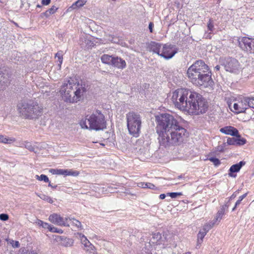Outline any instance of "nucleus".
Instances as JSON below:
<instances>
[{
  "label": "nucleus",
  "mask_w": 254,
  "mask_h": 254,
  "mask_svg": "<svg viewBox=\"0 0 254 254\" xmlns=\"http://www.w3.org/2000/svg\"><path fill=\"white\" fill-rule=\"evenodd\" d=\"M155 118L156 132L161 146L170 147L183 142L186 130L180 126L174 116L165 113L156 116Z\"/></svg>",
  "instance_id": "nucleus-1"
},
{
  "label": "nucleus",
  "mask_w": 254,
  "mask_h": 254,
  "mask_svg": "<svg viewBox=\"0 0 254 254\" xmlns=\"http://www.w3.org/2000/svg\"><path fill=\"white\" fill-rule=\"evenodd\" d=\"M172 101L176 108L189 114H203L208 108L207 102L201 95L185 89L174 91Z\"/></svg>",
  "instance_id": "nucleus-2"
},
{
  "label": "nucleus",
  "mask_w": 254,
  "mask_h": 254,
  "mask_svg": "<svg viewBox=\"0 0 254 254\" xmlns=\"http://www.w3.org/2000/svg\"><path fill=\"white\" fill-rule=\"evenodd\" d=\"M187 75L191 82L197 86H212L213 81L208 66L202 60L196 61L187 70Z\"/></svg>",
  "instance_id": "nucleus-3"
},
{
  "label": "nucleus",
  "mask_w": 254,
  "mask_h": 254,
  "mask_svg": "<svg viewBox=\"0 0 254 254\" xmlns=\"http://www.w3.org/2000/svg\"><path fill=\"white\" fill-rule=\"evenodd\" d=\"M84 92V89L82 85L72 78L64 82L60 90L63 99L70 103L79 100Z\"/></svg>",
  "instance_id": "nucleus-4"
},
{
  "label": "nucleus",
  "mask_w": 254,
  "mask_h": 254,
  "mask_svg": "<svg viewBox=\"0 0 254 254\" xmlns=\"http://www.w3.org/2000/svg\"><path fill=\"white\" fill-rule=\"evenodd\" d=\"M79 124L82 128L89 130L98 131L106 128L105 116L99 111L86 116L80 121Z\"/></svg>",
  "instance_id": "nucleus-5"
},
{
  "label": "nucleus",
  "mask_w": 254,
  "mask_h": 254,
  "mask_svg": "<svg viewBox=\"0 0 254 254\" xmlns=\"http://www.w3.org/2000/svg\"><path fill=\"white\" fill-rule=\"evenodd\" d=\"M20 116L27 119H36L42 114L43 108L37 102H24L18 105Z\"/></svg>",
  "instance_id": "nucleus-6"
},
{
  "label": "nucleus",
  "mask_w": 254,
  "mask_h": 254,
  "mask_svg": "<svg viewBox=\"0 0 254 254\" xmlns=\"http://www.w3.org/2000/svg\"><path fill=\"white\" fill-rule=\"evenodd\" d=\"M127 127L130 134L137 137L140 131L142 121L140 115L134 112H129L126 114Z\"/></svg>",
  "instance_id": "nucleus-7"
},
{
  "label": "nucleus",
  "mask_w": 254,
  "mask_h": 254,
  "mask_svg": "<svg viewBox=\"0 0 254 254\" xmlns=\"http://www.w3.org/2000/svg\"><path fill=\"white\" fill-rule=\"evenodd\" d=\"M220 62L227 71L237 73L240 70V63L237 60L234 58H225L221 59Z\"/></svg>",
  "instance_id": "nucleus-8"
},
{
  "label": "nucleus",
  "mask_w": 254,
  "mask_h": 254,
  "mask_svg": "<svg viewBox=\"0 0 254 254\" xmlns=\"http://www.w3.org/2000/svg\"><path fill=\"white\" fill-rule=\"evenodd\" d=\"M239 44L243 50L248 53H254V39L243 37L239 39Z\"/></svg>",
  "instance_id": "nucleus-9"
},
{
  "label": "nucleus",
  "mask_w": 254,
  "mask_h": 254,
  "mask_svg": "<svg viewBox=\"0 0 254 254\" xmlns=\"http://www.w3.org/2000/svg\"><path fill=\"white\" fill-rule=\"evenodd\" d=\"M177 53V49L175 46L170 44L162 45L160 56L169 60L171 59Z\"/></svg>",
  "instance_id": "nucleus-10"
},
{
  "label": "nucleus",
  "mask_w": 254,
  "mask_h": 254,
  "mask_svg": "<svg viewBox=\"0 0 254 254\" xmlns=\"http://www.w3.org/2000/svg\"><path fill=\"white\" fill-rule=\"evenodd\" d=\"M49 220L52 223L59 226L68 227V218H63L57 213H53L49 217Z\"/></svg>",
  "instance_id": "nucleus-11"
},
{
  "label": "nucleus",
  "mask_w": 254,
  "mask_h": 254,
  "mask_svg": "<svg viewBox=\"0 0 254 254\" xmlns=\"http://www.w3.org/2000/svg\"><path fill=\"white\" fill-rule=\"evenodd\" d=\"M50 172L53 174L62 175L64 176H77L79 173L77 171H73L71 169H51Z\"/></svg>",
  "instance_id": "nucleus-12"
},
{
  "label": "nucleus",
  "mask_w": 254,
  "mask_h": 254,
  "mask_svg": "<svg viewBox=\"0 0 254 254\" xmlns=\"http://www.w3.org/2000/svg\"><path fill=\"white\" fill-rule=\"evenodd\" d=\"M55 240L59 245L64 247H71L74 243V241L72 239L60 236H55Z\"/></svg>",
  "instance_id": "nucleus-13"
},
{
  "label": "nucleus",
  "mask_w": 254,
  "mask_h": 254,
  "mask_svg": "<svg viewBox=\"0 0 254 254\" xmlns=\"http://www.w3.org/2000/svg\"><path fill=\"white\" fill-rule=\"evenodd\" d=\"M220 131L225 134L230 135L235 137H240L238 129L231 126H227L220 128Z\"/></svg>",
  "instance_id": "nucleus-14"
},
{
  "label": "nucleus",
  "mask_w": 254,
  "mask_h": 254,
  "mask_svg": "<svg viewBox=\"0 0 254 254\" xmlns=\"http://www.w3.org/2000/svg\"><path fill=\"white\" fill-rule=\"evenodd\" d=\"M234 110L237 113H243L248 109L246 103H245V98L238 103H234L233 105Z\"/></svg>",
  "instance_id": "nucleus-15"
},
{
  "label": "nucleus",
  "mask_w": 254,
  "mask_h": 254,
  "mask_svg": "<svg viewBox=\"0 0 254 254\" xmlns=\"http://www.w3.org/2000/svg\"><path fill=\"white\" fill-rule=\"evenodd\" d=\"M236 137L237 138L229 137L227 140V143H228V144L230 145H244L246 143V140L245 139L241 138V136Z\"/></svg>",
  "instance_id": "nucleus-16"
},
{
  "label": "nucleus",
  "mask_w": 254,
  "mask_h": 254,
  "mask_svg": "<svg viewBox=\"0 0 254 254\" xmlns=\"http://www.w3.org/2000/svg\"><path fill=\"white\" fill-rule=\"evenodd\" d=\"M112 65L118 68L124 69L126 66L125 60L118 57H114Z\"/></svg>",
  "instance_id": "nucleus-17"
},
{
  "label": "nucleus",
  "mask_w": 254,
  "mask_h": 254,
  "mask_svg": "<svg viewBox=\"0 0 254 254\" xmlns=\"http://www.w3.org/2000/svg\"><path fill=\"white\" fill-rule=\"evenodd\" d=\"M162 45L161 44L151 42L149 45L150 51L160 56Z\"/></svg>",
  "instance_id": "nucleus-18"
},
{
  "label": "nucleus",
  "mask_w": 254,
  "mask_h": 254,
  "mask_svg": "<svg viewBox=\"0 0 254 254\" xmlns=\"http://www.w3.org/2000/svg\"><path fill=\"white\" fill-rule=\"evenodd\" d=\"M244 165L245 162L243 161H241L238 164L233 165L229 169L230 173H229V175L233 177L232 173L239 172L242 167Z\"/></svg>",
  "instance_id": "nucleus-19"
},
{
  "label": "nucleus",
  "mask_w": 254,
  "mask_h": 254,
  "mask_svg": "<svg viewBox=\"0 0 254 254\" xmlns=\"http://www.w3.org/2000/svg\"><path fill=\"white\" fill-rule=\"evenodd\" d=\"M16 140L15 138L13 137H7L3 135H0V143L4 144H11Z\"/></svg>",
  "instance_id": "nucleus-20"
},
{
  "label": "nucleus",
  "mask_w": 254,
  "mask_h": 254,
  "mask_svg": "<svg viewBox=\"0 0 254 254\" xmlns=\"http://www.w3.org/2000/svg\"><path fill=\"white\" fill-rule=\"evenodd\" d=\"M113 59L114 57L112 56L106 54L103 55L101 58V60L103 63L109 65H112Z\"/></svg>",
  "instance_id": "nucleus-21"
},
{
  "label": "nucleus",
  "mask_w": 254,
  "mask_h": 254,
  "mask_svg": "<svg viewBox=\"0 0 254 254\" xmlns=\"http://www.w3.org/2000/svg\"><path fill=\"white\" fill-rule=\"evenodd\" d=\"M68 218V224H71L72 225L75 226L77 228L82 229L83 228L82 225L80 221L74 219V218L67 217Z\"/></svg>",
  "instance_id": "nucleus-22"
},
{
  "label": "nucleus",
  "mask_w": 254,
  "mask_h": 254,
  "mask_svg": "<svg viewBox=\"0 0 254 254\" xmlns=\"http://www.w3.org/2000/svg\"><path fill=\"white\" fill-rule=\"evenodd\" d=\"M83 249L90 254H94L95 251V247L90 242L84 246Z\"/></svg>",
  "instance_id": "nucleus-23"
},
{
  "label": "nucleus",
  "mask_w": 254,
  "mask_h": 254,
  "mask_svg": "<svg viewBox=\"0 0 254 254\" xmlns=\"http://www.w3.org/2000/svg\"><path fill=\"white\" fill-rule=\"evenodd\" d=\"M228 206L227 205H223L221 208L220 210L218 211L217 212L216 216V220H219L220 221L222 217V216L225 213V209L226 207H227Z\"/></svg>",
  "instance_id": "nucleus-24"
},
{
  "label": "nucleus",
  "mask_w": 254,
  "mask_h": 254,
  "mask_svg": "<svg viewBox=\"0 0 254 254\" xmlns=\"http://www.w3.org/2000/svg\"><path fill=\"white\" fill-rule=\"evenodd\" d=\"M206 234V233L205 232L203 231L201 229L200 230L197 234V246L200 245L202 243L203 239Z\"/></svg>",
  "instance_id": "nucleus-25"
},
{
  "label": "nucleus",
  "mask_w": 254,
  "mask_h": 254,
  "mask_svg": "<svg viewBox=\"0 0 254 254\" xmlns=\"http://www.w3.org/2000/svg\"><path fill=\"white\" fill-rule=\"evenodd\" d=\"M58 8L55 6H53L51 8L49 9L44 13H42L46 17H49L51 14H54L56 12Z\"/></svg>",
  "instance_id": "nucleus-26"
},
{
  "label": "nucleus",
  "mask_w": 254,
  "mask_h": 254,
  "mask_svg": "<svg viewBox=\"0 0 254 254\" xmlns=\"http://www.w3.org/2000/svg\"><path fill=\"white\" fill-rule=\"evenodd\" d=\"M85 3L86 1L84 0H78L72 4L71 7L73 9H75L77 7H80L83 6Z\"/></svg>",
  "instance_id": "nucleus-27"
},
{
  "label": "nucleus",
  "mask_w": 254,
  "mask_h": 254,
  "mask_svg": "<svg viewBox=\"0 0 254 254\" xmlns=\"http://www.w3.org/2000/svg\"><path fill=\"white\" fill-rule=\"evenodd\" d=\"M247 107L254 109V98H245Z\"/></svg>",
  "instance_id": "nucleus-28"
},
{
  "label": "nucleus",
  "mask_w": 254,
  "mask_h": 254,
  "mask_svg": "<svg viewBox=\"0 0 254 254\" xmlns=\"http://www.w3.org/2000/svg\"><path fill=\"white\" fill-rule=\"evenodd\" d=\"M36 223L40 226H42L44 228H47L49 229L51 225L49 224L48 223L44 222L43 221L38 219L36 222Z\"/></svg>",
  "instance_id": "nucleus-29"
},
{
  "label": "nucleus",
  "mask_w": 254,
  "mask_h": 254,
  "mask_svg": "<svg viewBox=\"0 0 254 254\" xmlns=\"http://www.w3.org/2000/svg\"><path fill=\"white\" fill-rule=\"evenodd\" d=\"M214 224V222H210L209 223L206 224L203 226V228L201 229V230L207 234L209 230L213 227Z\"/></svg>",
  "instance_id": "nucleus-30"
},
{
  "label": "nucleus",
  "mask_w": 254,
  "mask_h": 254,
  "mask_svg": "<svg viewBox=\"0 0 254 254\" xmlns=\"http://www.w3.org/2000/svg\"><path fill=\"white\" fill-rule=\"evenodd\" d=\"M37 195L42 199L44 200L45 201H47V202L52 203L53 202V201L52 199L49 196H47L44 194H37Z\"/></svg>",
  "instance_id": "nucleus-31"
},
{
  "label": "nucleus",
  "mask_w": 254,
  "mask_h": 254,
  "mask_svg": "<svg viewBox=\"0 0 254 254\" xmlns=\"http://www.w3.org/2000/svg\"><path fill=\"white\" fill-rule=\"evenodd\" d=\"M36 178L39 181H43L46 183L49 182V179L48 177L45 175H41L40 176L36 175Z\"/></svg>",
  "instance_id": "nucleus-32"
},
{
  "label": "nucleus",
  "mask_w": 254,
  "mask_h": 254,
  "mask_svg": "<svg viewBox=\"0 0 254 254\" xmlns=\"http://www.w3.org/2000/svg\"><path fill=\"white\" fill-rule=\"evenodd\" d=\"M56 57L58 59V66L59 68H61V64L63 63V55L61 52H59L56 54Z\"/></svg>",
  "instance_id": "nucleus-33"
},
{
  "label": "nucleus",
  "mask_w": 254,
  "mask_h": 254,
  "mask_svg": "<svg viewBox=\"0 0 254 254\" xmlns=\"http://www.w3.org/2000/svg\"><path fill=\"white\" fill-rule=\"evenodd\" d=\"M207 28L210 31H213L214 29V22L213 20L210 18L207 23Z\"/></svg>",
  "instance_id": "nucleus-34"
},
{
  "label": "nucleus",
  "mask_w": 254,
  "mask_h": 254,
  "mask_svg": "<svg viewBox=\"0 0 254 254\" xmlns=\"http://www.w3.org/2000/svg\"><path fill=\"white\" fill-rule=\"evenodd\" d=\"M49 230H50V231L53 233H58L59 234H62L63 233V231L62 229H58L51 225Z\"/></svg>",
  "instance_id": "nucleus-35"
},
{
  "label": "nucleus",
  "mask_w": 254,
  "mask_h": 254,
  "mask_svg": "<svg viewBox=\"0 0 254 254\" xmlns=\"http://www.w3.org/2000/svg\"><path fill=\"white\" fill-rule=\"evenodd\" d=\"M208 160L212 162L216 166H218L220 164V160L216 158L210 157L208 159Z\"/></svg>",
  "instance_id": "nucleus-36"
},
{
  "label": "nucleus",
  "mask_w": 254,
  "mask_h": 254,
  "mask_svg": "<svg viewBox=\"0 0 254 254\" xmlns=\"http://www.w3.org/2000/svg\"><path fill=\"white\" fill-rule=\"evenodd\" d=\"M167 195L171 196L172 198H176L178 196L182 195V192H169Z\"/></svg>",
  "instance_id": "nucleus-37"
},
{
  "label": "nucleus",
  "mask_w": 254,
  "mask_h": 254,
  "mask_svg": "<svg viewBox=\"0 0 254 254\" xmlns=\"http://www.w3.org/2000/svg\"><path fill=\"white\" fill-rule=\"evenodd\" d=\"M152 238L157 242L161 238V235L159 233H154L153 234Z\"/></svg>",
  "instance_id": "nucleus-38"
},
{
  "label": "nucleus",
  "mask_w": 254,
  "mask_h": 254,
  "mask_svg": "<svg viewBox=\"0 0 254 254\" xmlns=\"http://www.w3.org/2000/svg\"><path fill=\"white\" fill-rule=\"evenodd\" d=\"M8 216L7 214H3V213L0 214V219L1 220L6 221V220H8Z\"/></svg>",
  "instance_id": "nucleus-39"
},
{
  "label": "nucleus",
  "mask_w": 254,
  "mask_h": 254,
  "mask_svg": "<svg viewBox=\"0 0 254 254\" xmlns=\"http://www.w3.org/2000/svg\"><path fill=\"white\" fill-rule=\"evenodd\" d=\"M25 147L28 150L30 151H33L34 149L33 147L32 146L30 142H26L25 144Z\"/></svg>",
  "instance_id": "nucleus-40"
},
{
  "label": "nucleus",
  "mask_w": 254,
  "mask_h": 254,
  "mask_svg": "<svg viewBox=\"0 0 254 254\" xmlns=\"http://www.w3.org/2000/svg\"><path fill=\"white\" fill-rule=\"evenodd\" d=\"M137 186L142 188H147V183L140 182L138 183Z\"/></svg>",
  "instance_id": "nucleus-41"
},
{
  "label": "nucleus",
  "mask_w": 254,
  "mask_h": 254,
  "mask_svg": "<svg viewBox=\"0 0 254 254\" xmlns=\"http://www.w3.org/2000/svg\"><path fill=\"white\" fill-rule=\"evenodd\" d=\"M75 235L78 239L80 240V241L81 240V239H82L83 238L85 237L83 234L80 233H77L76 234H75Z\"/></svg>",
  "instance_id": "nucleus-42"
},
{
  "label": "nucleus",
  "mask_w": 254,
  "mask_h": 254,
  "mask_svg": "<svg viewBox=\"0 0 254 254\" xmlns=\"http://www.w3.org/2000/svg\"><path fill=\"white\" fill-rule=\"evenodd\" d=\"M88 242H89V241L88 240V239H87V238L86 237L83 238L81 240V243H82V245H83V246H84L85 245L87 244V243H88Z\"/></svg>",
  "instance_id": "nucleus-43"
},
{
  "label": "nucleus",
  "mask_w": 254,
  "mask_h": 254,
  "mask_svg": "<svg viewBox=\"0 0 254 254\" xmlns=\"http://www.w3.org/2000/svg\"><path fill=\"white\" fill-rule=\"evenodd\" d=\"M147 188H149V189H152V190L155 189V186L153 184L150 183H147Z\"/></svg>",
  "instance_id": "nucleus-44"
},
{
  "label": "nucleus",
  "mask_w": 254,
  "mask_h": 254,
  "mask_svg": "<svg viewBox=\"0 0 254 254\" xmlns=\"http://www.w3.org/2000/svg\"><path fill=\"white\" fill-rule=\"evenodd\" d=\"M153 26H154V24L153 22H150L149 24V31L151 33H152L153 32Z\"/></svg>",
  "instance_id": "nucleus-45"
},
{
  "label": "nucleus",
  "mask_w": 254,
  "mask_h": 254,
  "mask_svg": "<svg viewBox=\"0 0 254 254\" xmlns=\"http://www.w3.org/2000/svg\"><path fill=\"white\" fill-rule=\"evenodd\" d=\"M241 201H240V200H238L236 201V203H235V205L234 207H233V208L232 209V211H234V210L236 209V208L237 207V206H238V205H240V204L241 203Z\"/></svg>",
  "instance_id": "nucleus-46"
},
{
  "label": "nucleus",
  "mask_w": 254,
  "mask_h": 254,
  "mask_svg": "<svg viewBox=\"0 0 254 254\" xmlns=\"http://www.w3.org/2000/svg\"><path fill=\"white\" fill-rule=\"evenodd\" d=\"M51 2V0H42V3L43 5H48Z\"/></svg>",
  "instance_id": "nucleus-47"
},
{
  "label": "nucleus",
  "mask_w": 254,
  "mask_h": 254,
  "mask_svg": "<svg viewBox=\"0 0 254 254\" xmlns=\"http://www.w3.org/2000/svg\"><path fill=\"white\" fill-rule=\"evenodd\" d=\"M19 243L18 241H15L14 243L12 244V247L13 248H18L19 247Z\"/></svg>",
  "instance_id": "nucleus-48"
},
{
  "label": "nucleus",
  "mask_w": 254,
  "mask_h": 254,
  "mask_svg": "<svg viewBox=\"0 0 254 254\" xmlns=\"http://www.w3.org/2000/svg\"><path fill=\"white\" fill-rule=\"evenodd\" d=\"M166 195L165 194H161L159 196V197L161 199H163L165 198Z\"/></svg>",
  "instance_id": "nucleus-49"
},
{
  "label": "nucleus",
  "mask_w": 254,
  "mask_h": 254,
  "mask_svg": "<svg viewBox=\"0 0 254 254\" xmlns=\"http://www.w3.org/2000/svg\"><path fill=\"white\" fill-rule=\"evenodd\" d=\"M220 65H216V66L214 67V70H216V71H219V69H220Z\"/></svg>",
  "instance_id": "nucleus-50"
},
{
  "label": "nucleus",
  "mask_w": 254,
  "mask_h": 254,
  "mask_svg": "<svg viewBox=\"0 0 254 254\" xmlns=\"http://www.w3.org/2000/svg\"><path fill=\"white\" fill-rule=\"evenodd\" d=\"M49 187H51L53 188H56L57 187V186H53V185H52L50 183H49Z\"/></svg>",
  "instance_id": "nucleus-51"
},
{
  "label": "nucleus",
  "mask_w": 254,
  "mask_h": 254,
  "mask_svg": "<svg viewBox=\"0 0 254 254\" xmlns=\"http://www.w3.org/2000/svg\"><path fill=\"white\" fill-rule=\"evenodd\" d=\"M223 150V147L221 146H219L218 148V150L220 151H222Z\"/></svg>",
  "instance_id": "nucleus-52"
},
{
  "label": "nucleus",
  "mask_w": 254,
  "mask_h": 254,
  "mask_svg": "<svg viewBox=\"0 0 254 254\" xmlns=\"http://www.w3.org/2000/svg\"><path fill=\"white\" fill-rule=\"evenodd\" d=\"M235 196H236V195H235V194H233L231 196V197H230V199H232L234 198V197H235Z\"/></svg>",
  "instance_id": "nucleus-53"
},
{
  "label": "nucleus",
  "mask_w": 254,
  "mask_h": 254,
  "mask_svg": "<svg viewBox=\"0 0 254 254\" xmlns=\"http://www.w3.org/2000/svg\"><path fill=\"white\" fill-rule=\"evenodd\" d=\"M247 195V193H246L244 194L243 195H241V196H242V198H244L245 197H246Z\"/></svg>",
  "instance_id": "nucleus-54"
},
{
  "label": "nucleus",
  "mask_w": 254,
  "mask_h": 254,
  "mask_svg": "<svg viewBox=\"0 0 254 254\" xmlns=\"http://www.w3.org/2000/svg\"><path fill=\"white\" fill-rule=\"evenodd\" d=\"M29 254H37V253L34 251H32V252H31Z\"/></svg>",
  "instance_id": "nucleus-55"
},
{
  "label": "nucleus",
  "mask_w": 254,
  "mask_h": 254,
  "mask_svg": "<svg viewBox=\"0 0 254 254\" xmlns=\"http://www.w3.org/2000/svg\"><path fill=\"white\" fill-rule=\"evenodd\" d=\"M243 199L244 198L242 197V196H239L238 200H240V201H242Z\"/></svg>",
  "instance_id": "nucleus-56"
}]
</instances>
